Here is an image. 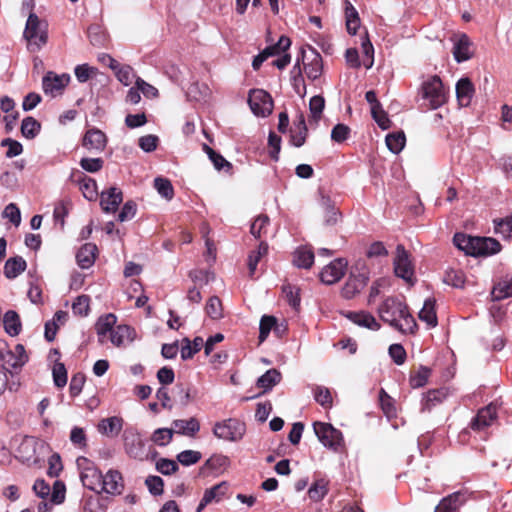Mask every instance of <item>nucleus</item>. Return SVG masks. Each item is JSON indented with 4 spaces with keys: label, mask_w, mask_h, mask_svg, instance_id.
<instances>
[{
    "label": "nucleus",
    "mask_w": 512,
    "mask_h": 512,
    "mask_svg": "<svg viewBox=\"0 0 512 512\" xmlns=\"http://www.w3.org/2000/svg\"><path fill=\"white\" fill-rule=\"evenodd\" d=\"M430 369L425 367V366H421L418 370V372L411 377L410 379V383H411V386L413 388H420L422 386H424L427 381H428V378L430 376Z\"/></svg>",
    "instance_id": "nucleus-60"
},
{
    "label": "nucleus",
    "mask_w": 512,
    "mask_h": 512,
    "mask_svg": "<svg viewBox=\"0 0 512 512\" xmlns=\"http://www.w3.org/2000/svg\"><path fill=\"white\" fill-rule=\"evenodd\" d=\"M3 325L6 333L12 337L19 335L22 329L20 317L13 310H9L4 314Z\"/></svg>",
    "instance_id": "nucleus-28"
},
{
    "label": "nucleus",
    "mask_w": 512,
    "mask_h": 512,
    "mask_svg": "<svg viewBox=\"0 0 512 512\" xmlns=\"http://www.w3.org/2000/svg\"><path fill=\"white\" fill-rule=\"evenodd\" d=\"M453 243L466 255L474 257L494 255L501 250V244L494 238L469 236L464 233H456Z\"/></svg>",
    "instance_id": "nucleus-2"
},
{
    "label": "nucleus",
    "mask_w": 512,
    "mask_h": 512,
    "mask_svg": "<svg viewBox=\"0 0 512 512\" xmlns=\"http://www.w3.org/2000/svg\"><path fill=\"white\" fill-rule=\"evenodd\" d=\"M124 448L126 453L135 459H143L145 456V444L141 435L132 428L123 433Z\"/></svg>",
    "instance_id": "nucleus-10"
},
{
    "label": "nucleus",
    "mask_w": 512,
    "mask_h": 512,
    "mask_svg": "<svg viewBox=\"0 0 512 512\" xmlns=\"http://www.w3.org/2000/svg\"><path fill=\"white\" fill-rule=\"evenodd\" d=\"M90 310V298L87 295L78 296L72 304V311L78 316H87Z\"/></svg>",
    "instance_id": "nucleus-51"
},
{
    "label": "nucleus",
    "mask_w": 512,
    "mask_h": 512,
    "mask_svg": "<svg viewBox=\"0 0 512 512\" xmlns=\"http://www.w3.org/2000/svg\"><path fill=\"white\" fill-rule=\"evenodd\" d=\"M82 145L89 151H102L106 146V135L101 130L90 129L85 133Z\"/></svg>",
    "instance_id": "nucleus-22"
},
{
    "label": "nucleus",
    "mask_w": 512,
    "mask_h": 512,
    "mask_svg": "<svg viewBox=\"0 0 512 512\" xmlns=\"http://www.w3.org/2000/svg\"><path fill=\"white\" fill-rule=\"evenodd\" d=\"M322 69V58L318 52L313 50L310 61L304 63V71L309 79L316 80L321 76Z\"/></svg>",
    "instance_id": "nucleus-32"
},
{
    "label": "nucleus",
    "mask_w": 512,
    "mask_h": 512,
    "mask_svg": "<svg viewBox=\"0 0 512 512\" xmlns=\"http://www.w3.org/2000/svg\"><path fill=\"white\" fill-rule=\"evenodd\" d=\"M186 344L181 348V358L187 360L192 358L197 352H199L204 344L201 337H195L191 343L188 339H185Z\"/></svg>",
    "instance_id": "nucleus-43"
},
{
    "label": "nucleus",
    "mask_w": 512,
    "mask_h": 512,
    "mask_svg": "<svg viewBox=\"0 0 512 512\" xmlns=\"http://www.w3.org/2000/svg\"><path fill=\"white\" fill-rule=\"evenodd\" d=\"M378 314L382 321L401 333H414L417 329L407 305L396 297L386 298L378 307Z\"/></svg>",
    "instance_id": "nucleus-1"
},
{
    "label": "nucleus",
    "mask_w": 512,
    "mask_h": 512,
    "mask_svg": "<svg viewBox=\"0 0 512 512\" xmlns=\"http://www.w3.org/2000/svg\"><path fill=\"white\" fill-rule=\"evenodd\" d=\"M97 246L93 243L84 244L76 254L77 264L82 269L91 267L96 259Z\"/></svg>",
    "instance_id": "nucleus-25"
},
{
    "label": "nucleus",
    "mask_w": 512,
    "mask_h": 512,
    "mask_svg": "<svg viewBox=\"0 0 512 512\" xmlns=\"http://www.w3.org/2000/svg\"><path fill=\"white\" fill-rule=\"evenodd\" d=\"M228 486L225 482L214 485L210 489L205 490L203 498L204 502L211 503L213 501H220L222 497L226 494Z\"/></svg>",
    "instance_id": "nucleus-41"
},
{
    "label": "nucleus",
    "mask_w": 512,
    "mask_h": 512,
    "mask_svg": "<svg viewBox=\"0 0 512 512\" xmlns=\"http://www.w3.org/2000/svg\"><path fill=\"white\" fill-rule=\"evenodd\" d=\"M293 263L298 268L309 269L314 263V253L312 250L301 247L294 252Z\"/></svg>",
    "instance_id": "nucleus-35"
},
{
    "label": "nucleus",
    "mask_w": 512,
    "mask_h": 512,
    "mask_svg": "<svg viewBox=\"0 0 512 512\" xmlns=\"http://www.w3.org/2000/svg\"><path fill=\"white\" fill-rule=\"evenodd\" d=\"M122 429V419L116 416L102 419L98 424V431L106 436L118 435Z\"/></svg>",
    "instance_id": "nucleus-29"
},
{
    "label": "nucleus",
    "mask_w": 512,
    "mask_h": 512,
    "mask_svg": "<svg viewBox=\"0 0 512 512\" xmlns=\"http://www.w3.org/2000/svg\"><path fill=\"white\" fill-rule=\"evenodd\" d=\"M154 187L157 192L165 199L170 200L174 196V189L170 180L162 177H157L154 180Z\"/></svg>",
    "instance_id": "nucleus-46"
},
{
    "label": "nucleus",
    "mask_w": 512,
    "mask_h": 512,
    "mask_svg": "<svg viewBox=\"0 0 512 512\" xmlns=\"http://www.w3.org/2000/svg\"><path fill=\"white\" fill-rule=\"evenodd\" d=\"M248 103L256 116L266 117L272 113L273 100L271 95L262 89H253L249 93Z\"/></svg>",
    "instance_id": "nucleus-9"
},
{
    "label": "nucleus",
    "mask_w": 512,
    "mask_h": 512,
    "mask_svg": "<svg viewBox=\"0 0 512 512\" xmlns=\"http://www.w3.org/2000/svg\"><path fill=\"white\" fill-rule=\"evenodd\" d=\"M343 315L351 322L360 327H364L373 331H377L381 327V325L377 322L375 317L371 313L366 311H348L343 313Z\"/></svg>",
    "instance_id": "nucleus-18"
},
{
    "label": "nucleus",
    "mask_w": 512,
    "mask_h": 512,
    "mask_svg": "<svg viewBox=\"0 0 512 512\" xmlns=\"http://www.w3.org/2000/svg\"><path fill=\"white\" fill-rule=\"evenodd\" d=\"M495 232L503 235L505 238L512 236V214L499 220H494Z\"/></svg>",
    "instance_id": "nucleus-55"
},
{
    "label": "nucleus",
    "mask_w": 512,
    "mask_h": 512,
    "mask_svg": "<svg viewBox=\"0 0 512 512\" xmlns=\"http://www.w3.org/2000/svg\"><path fill=\"white\" fill-rule=\"evenodd\" d=\"M245 424L237 419H227L215 424L214 435L226 441H239L245 434Z\"/></svg>",
    "instance_id": "nucleus-8"
},
{
    "label": "nucleus",
    "mask_w": 512,
    "mask_h": 512,
    "mask_svg": "<svg viewBox=\"0 0 512 512\" xmlns=\"http://www.w3.org/2000/svg\"><path fill=\"white\" fill-rule=\"evenodd\" d=\"M496 406L489 404L488 406L481 408L477 415L473 417L470 427L475 431H480L490 426L496 419Z\"/></svg>",
    "instance_id": "nucleus-16"
},
{
    "label": "nucleus",
    "mask_w": 512,
    "mask_h": 512,
    "mask_svg": "<svg viewBox=\"0 0 512 512\" xmlns=\"http://www.w3.org/2000/svg\"><path fill=\"white\" fill-rule=\"evenodd\" d=\"M175 398L181 406L185 407L197 398V390L188 385L177 384Z\"/></svg>",
    "instance_id": "nucleus-33"
},
{
    "label": "nucleus",
    "mask_w": 512,
    "mask_h": 512,
    "mask_svg": "<svg viewBox=\"0 0 512 512\" xmlns=\"http://www.w3.org/2000/svg\"><path fill=\"white\" fill-rule=\"evenodd\" d=\"M116 320V316L112 313L105 314L98 318L95 329L101 343L104 342L107 333L111 334L114 330L113 327L116 324Z\"/></svg>",
    "instance_id": "nucleus-27"
},
{
    "label": "nucleus",
    "mask_w": 512,
    "mask_h": 512,
    "mask_svg": "<svg viewBox=\"0 0 512 512\" xmlns=\"http://www.w3.org/2000/svg\"><path fill=\"white\" fill-rule=\"evenodd\" d=\"M347 261L338 258L325 266L320 273V279L323 283L332 285L338 282L345 274Z\"/></svg>",
    "instance_id": "nucleus-13"
},
{
    "label": "nucleus",
    "mask_w": 512,
    "mask_h": 512,
    "mask_svg": "<svg viewBox=\"0 0 512 512\" xmlns=\"http://www.w3.org/2000/svg\"><path fill=\"white\" fill-rule=\"evenodd\" d=\"M421 321L425 322L429 327L437 325V315L435 311V300L428 298L425 300L422 309L418 313Z\"/></svg>",
    "instance_id": "nucleus-30"
},
{
    "label": "nucleus",
    "mask_w": 512,
    "mask_h": 512,
    "mask_svg": "<svg viewBox=\"0 0 512 512\" xmlns=\"http://www.w3.org/2000/svg\"><path fill=\"white\" fill-rule=\"evenodd\" d=\"M0 144L2 147H8L6 151L7 158L16 157L23 152L22 144L12 138H5L1 141Z\"/></svg>",
    "instance_id": "nucleus-57"
},
{
    "label": "nucleus",
    "mask_w": 512,
    "mask_h": 512,
    "mask_svg": "<svg viewBox=\"0 0 512 512\" xmlns=\"http://www.w3.org/2000/svg\"><path fill=\"white\" fill-rule=\"evenodd\" d=\"M123 200L122 191L117 187H111L101 193L100 205L103 211L114 213Z\"/></svg>",
    "instance_id": "nucleus-17"
},
{
    "label": "nucleus",
    "mask_w": 512,
    "mask_h": 512,
    "mask_svg": "<svg viewBox=\"0 0 512 512\" xmlns=\"http://www.w3.org/2000/svg\"><path fill=\"white\" fill-rule=\"evenodd\" d=\"M492 299L500 301L508 297H512V277H506L500 280L492 289Z\"/></svg>",
    "instance_id": "nucleus-34"
},
{
    "label": "nucleus",
    "mask_w": 512,
    "mask_h": 512,
    "mask_svg": "<svg viewBox=\"0 0 512 512\" xmlns=\"http://www.w3.org/2000/svg\"><path fill=\"white\" fill-rule=\"evenodd\" d=\"M325 107V99L321 95H315L310 99L309 110H310V121L318 124L321 119L322 112Z\"/></svg>",
    "instance_id": "nucleus-40"
},
{
    "label": "nucleus",
    "mask_w": 512,
    "mask_h": 512,
    "mask_svg": "<svg viewBox=\"0 0 512 512\" xmlns=\"http://www.w3.org/2000/svg\"><path fill=\"white\" fill-rule=\"evenodd\" d=\"M1 358L4 365L13 369L21 368L28 361V356L22 344H17L13 350L2 353Z\"/></svg>",
    "instance_id": "nucleus-20"
},
{
    "label": "nucleus",
    "mask_w": 512,
    "mask_h": 512,
    "mask_svg": "<svg viewBox=\"0 0 512 512\" xmlns=\"http://www.w3.org/2000/svg\"><path fill=\"white\" fill-rule=\"evenodd\" d=\"M282 292L284 293L286 300L289 305L297 310L300 306V289L291 284H285L282 287Z\"/></svg>",
    "instance_id": "nucleus-44"
},
{
    "label": "nucleus",
    "mask_w": 512,
    "mask_h": 512,
    "mask_svg": "<svg viewBox=\"0 0 512 512\" xmlns=\"http://www.w3.org/2000/svg\"><path fill=\"white\" fill-rule=\"evenodd\" d=\"M76 463L81 470L80 478L83 485L92 491H96L97 488H100L103 474L95 464L86 457L77 458Z\"/></svg>",
    "instance_id": "nucleus-6"
},
{
    "label": "nucleus",
    "mask_w": 512,
    "mask_h": 512,
    "mask_svg": "<svg viewBox=\"0 0 512 512\" xmlns=\"http://www.w3.org/2000/svg\"><path fill=\"white\" fill-rule=\"evenodd\" d=\"M268 145L271 148L269 151L270 157L277 161L279 159V153L281 149V137L275 132L271 131L268 136Z\"/></svg>",
    "instance_id": "nucleus-63"
},
{
    "label": "nucleus",
    "mask_w": 512,
    "mask_h": 512,
    "mask_svg": "<svg viewBox=\"0 0 512 512\" xmlns=\"http://www.w3.org/2000/svg\"><path fill=\"white\" fill-rule=\"evenodd\" d=\"M115 73L117 79L125 86H129L135 77L133 68L128 65H120L118 69L115 70Z\"/></svg>",
    "instance_id": "nucleus-59"
},
{
    "label": "nucleus",
    "mask_w": 512,
    "mask_h": 512,
    "mask_svg": "<svg viewBox=\"0 0 512 512\" xmlns=\"http://www.w3.org/2000/svg\"><path fill=\"white\" fill-rule=\"evenodd\" d=\"M444 282L455 288H462L465 283V276L461 270H448L444 276Z\"/></svg>",
    "instance_id": "nucleus-50"
},
{
    "label": "nucleus",
    "mask_w": 512,
    "mask_h": 512,
    "mask_svg": "<svg viewBox=\"0 0 512 512\" xmlns=\"http://www.w3.org/2000/svg\"><path fill=\"white\" fill-rule=\"evenodd\" d=\"M350 134V128L342 123L335 125L331 131V139L337 143L344 142Z\"/></svg>",
    "instance_id": "nucleus-64"
},
{
    "label": "nucleus",
    "mask_w": 512,
    "mask_h": 512,
    "mask_svg": "<svg viewBox=\"0 0 512 512\" xmlns=\"http://www.w3.org/2000/svg\"><path fill=\"white\" fill-rule=\"evenodd\" d=\"M63 469V465L61 462V457L59 454L54 453L48 459V470L47 474L50 477H58L60 472Z\"/></svg>",
    "instance_id": "nucleus-62"
},
{
    "label": "nucleus",
    "mask_w": 512,
    "mask_h": 512,
    "mask_svg": "<svg viewBox=\"0 0 512 512\" xmlns=\"http://www.w3.org/2000/svg\"><path fill=\"white\" fill-rule=\"evenodd\" d=\"M314 432L319 441L333 451H338L343 446V435L340 430L334 428L330 423L314 422Z\"/></svg>",
    "instance_id": "nucleus-5"
},
{
    "label": "nucleus",
    "mask_w": 512,
    "mask_h": 512,
    "mask_svg": "<svg viewBox=\"0 0 512 512\" xmlns=\"http://www.w3.org/2000/svg\"><path fill=\"white\" fill-rule=\"evenodd\" d=\"M281 380V373L276 369L266 371L257 380V386L262 388L264 392L271 390Z\"/></svg>",
    "instance_id": "nucleus-36"
},
{
    "label": "nucleus",
    "mask_w": 512,
    "mask_h": 512,
    "mask_svg": "<svg viewBox=\"0 0 512 512\" xmlns=\"http://www.w3.org/2000/svg\"><path fill=\"white\" fill-rule=\"evenodd\" d=\"M314 398L322 407L326 408L332 405V396L330 390L326 387L316 386L314 389Z\"/></svg>",
    "instance_id": "nucleus-54"
},
{
    "label": "nucleus",
    "mask_w": 512,
    "mask_h": 512,
    "mask_svg": "<svg viewBox=\"0 0 512 512\" xmlns=\"http://www.w3.org/2000/svg\"><path fill=\"white\" fill-rule=\"evenodd\" d=\"M101 490L110 495H120L124 490V480L118 470L110 469L105 475L100 486Z\"/></svg>",
    "instance_id": "nucleus-15"
},
{
    "label": "nucleus",
    "mask_w": 512,
    "mask_h": 512,
    "mask_svg": "<svg viewBox=\"0 0 512 512\" xmlns=\"http://www.w3.org/2000/svg\"><path fill=\"white\" fill-rule=\"evenodd\" d=\"M172 425L174 432L188 436H194L200 430V424L196 418L174 420Z\"/></svg>",
    "instance_id": "nucleus-31"
},
{
    "label": "nucleus",
    "mask_w": 512,
    "mask_h": 512,
    "mask_svg": "<svg viewBox=\"0 0 512 512\" xmlns=\"http://www.w3.org/2000/svg\"><path fill=\"white\" fill-rule=\"evenodd\" d=\"M327 485L325 479L316 480L308 490L309 498L315 502L322 500L328 493Z\"/></svg>",
    "instance_id": "nucleus-42"
},
{
    "label": "nucleus",
    "mask_w": 512,
    "mask_h": 512,
    "mask_svg": "<svg viewBox=\"0 0 512 512\" xmlns=\"http://www.w3.org/2000/svg\"><path fill=\"white\" fill-rule=\"evenodd\" d=\"M386 145L388 149L394 153L398 154L402 151L406 143V137L404 132L391 133L386 136Z\"/></svg>",
    "instance_id": "nucleus-39"
},
{
    "label": "nucleus",
    "mask_w": 512,
    "mask_h": 512,
    "mask_svg": "<svg viewBox=\"0 0 512 512\" xmlns=\"http://www.w3.org/2000/svg\"><path fill=\"white\" fill-rule=\"evenodd\" d=\"M136 332L128 325H118L111 333L110 340L115 346H125L133 342Z\"/></svg>",
    "instance_id": "nucleus-23"
},
{
    "label": "nucleus",
    "mask_w": 512,
    "mask_h": 512,
    "mask_svg": "<svg viewBox=\"0 0 512 512\" xmlns=\"http://www.w3.org/2000/svg\"><path fill=\"white\" fill-rule=\"evenodd\" d=\"M23 35L32 51L39 50L47 43L46 22L41 21L35 13L31 12L28 16Z\"/></svg>",
    "instance_id": "nucleus-3"
},
{
    "label": "nucleus",
    "mask_w": 512,
    "mask_h": 512,
    "mask_svg": "<svg viewBox=\"0 0 512 512\" xmlns=\"http://www.w3.org/2000/svg\"><path fill=\"white\" fill-rule=\"evenodd\" d=\"M447 397L445 389H435L427 392L422 402V411H430L432 407L441 403Z\"/></svg>",
    "instance_id": "nucleus-37"
},
{
    "label": "nucleus",
    "mask_w": 512,
    "mask_h": 512,
    "mask_svg": "<svg viewBox=\"0 0 512 512\" xmlns=\"http://www.w3.org/2000/svg\"><path fill=\"white\" fill-rule=\"evenodd\" d=\"M173 433V429L158 428L153 432L151 440L159 446H166L172 440Z\"/></svg>",
    "instance_id": "nucleus-49"
},
{
    "label": "nucleus",
    "mask_w": 512,
    "mask_h": 512,
    "mask_svg": "<svg viewBox=\"0 0 512 512\" xmlns=\"http://www.w3.org/2000/svg\"><path fill=\"white\" fill-rule=\"evenodd\" d=\"M466 501L467 495L465 492H454L440 501L435 508V512H456Z\"/></svg>",
    "instance_id": "nucleus-19"
},
{
    "label": "nucleus",
    "mask_w": 512,
    "mask_h": 512,
    "mask_svg": "<svg viewBox=\"0 0 512 512\" xmlns=\"http://www.w3.org/2000/svg\"><path fill=\"white\" fill-rule=\"evenodd\" d=\"M70 181L79 186V189L87 200H96L98 191L97 183L94 179L88 177L82 171L73 170L70 175Z\"/></svg>",
    "instance_id": "nucleus-12"
},
{
    "label": "nucleus",
    "mask_w": 512,
    "mask_h": 512,
    "mask_svg": "<svg viewBox=\"0 0 512 512\" xmlns=\"http://www.w3.org/2000/svg\"><path fill=\"white\" fill-rule=\"evenodd\" d=\"M206 313L213 320H218L223 317L222 303L217 296H212L207 301Z\"/></svg>",
    "instance_id": "nucleus-45"
},
{
    "label": "nucleus",
    "mask_w": 512,
    "mask_h": 512,
    "mask_svg": "<svg viewBox=\"0 0 512 512\" xmlns=\"http://www.w3.org/2000/svg\"><path fill=\"white\" fill-rule=\"evenodd\" d=\"M70 75L62 74L57 75L53 72H48L42 79V88L46 94L56 96L68 85Z\"/></svg>",
    "instance_id": "nucleus-14"
},
{
    "label": "nucleus",
    "mask_w": 512,
    "mask_h": 512,
    "mask_svg": "<svg viewBox=\"0 0 512 512\" xmlns=\"http://www.w3.org/2000/svg\"><path fill=\"white\" fill-rule=\"evenodd\" d=\"M52 374L55 386L62 388L67 384V370L63 363L56 362L53 366Z\"/></svg>",
    "instance_id": "nucleus-52"
},
{
    "label": "nucleus",
    "mask_w": 512,
    "mask_h": 512,
    "mask_svg": "<svg viewBox=\"0 0 512 512\" xmlns=\"http://www.w3.org/2000/svg\"><path fill=\"white\" fill-rule=\"evenodd\" d=\"M368 281L369 275L367 271L358 273L351 272L348 280L342 288V296L345 299H352L366 287Z\"/></svg>",
    "instance_id": "nucleus-11"
},
{
    "label": "nucleus",
    "mask_w": 512,
    "mask_h": 512,
    "mask_svg": "<svg viewBox=\"0 0 512 512\" xmlns=\"http://www.w3.org/2000/svg\"><path fill=\"white\" fill-rule=\"evenodd\" d=\"M471 46L472 43L466 34H461L454 40L453 56L456 62L461 63L472 57Z\"/></svg>",
    "instance_id": "nucleus-21"
},
{
    "label": "nucleus",
    "mask_w": 512,
    "mask_h": 512,
    "mask_svg": "<svg viewBox=\"0 0 512 512\" xmlns=\"http://www.w3.org/2000/svg\"><path fill=\"white\" fill-rule=\"evenodd\" d=\"M277 319L274 316L264 315L259 325V342L262 343L268 337L270 331L275 327Z\"/></svg>",
    "instance_id": "nucleus-47"
},
{
    "label": "nucleus",
    "mask_w": 512,
    "mask_h": 512,
    "mask_svg": "<svg viewBox=\"0 0 512 512\" xmlns=\"http://www.w3.org/2000/svg\"><path fill=\"white\" fill-rule=\"evenodd\" d=\"M422 98L428 101L429 109H437L447 101L446 91L441 79L434 75L422 84Z\"/></svg>",
    "instance_id": "nucleus-4"
},
{
    "label": "nucleus",
    "mask_w": 512,
    "mask_h": 512,
    "mask_svg": "<svg viewBox=\"0 0 512 512\" xmlns=\"http://www.w3.org/2000/svg\"><path fill=\"white\" fill-rule=\"evenodd\" d=\"M474 86L468 78H461L456 84V97L459 104L467 107L472 100Z\"/></svg>",
    "instance_id": "nucleus-24"
},
{
    "label": "nucleus",
    "mask_w": 512,
    "mask_h": 512,
    "mask_svg": "<svg viewBox=\"0 0 512 512\" xmlns=\"http://www.w3.org/2000/svg\"><path fill=\"white\" fill-rule=\"evenodd\" d=\"M202 455L199 451L184 450L177 455V460L184 466H190L200 461Z\"/></svg>",
    "instance_id": "nucleus-53"
},
{
    "label": "nucleus",
    "mask_w": 512,
    "mask_h": 512,
    "mask_svg": "<svg viewBox=\"0 0 512 512\" xmlns=\"http://www.w3.org/2000/svg\"><path fill=\"white\" fill-rule=\"evenodd\" d=\"M393 266L397 277L402 278L410 285L414 284V267L410 260L409 253L402 244H399L396 247V256L393 261Z\"/></svg>",
    "instance_id": "nucleus-7"
},
{
    "label": "nucleus",
    "mask_w": 512,
    "mask_h": 512,
    "mask_svg": "<svg viewBox=\"0 0 512 512\" xmlns=\"http://www.w3.org/2000/svg\"><path fill=\"white\" fill-rule=\"evenodd\" d=\"M85 381L86 377L81 372H78L72 376L69 386L70 394L72 397H76L81 393Z\"/></svg>",
    "instance_id": "nucleus-61"
},
{
    "label": "nucleus",
    "mask_w": 512,
    "mask_h": 512,
    "mask_svg": "<svg viewBox=\"0 0 512 512\" xmlns=\"http://www.w3.org/2000/svg\"><path fill=\"white\" fill-rule=\"evenodd\" d=\"M156 469L163 475H171V474L175 473L179 469V467H178V464L174 460L167 459V458H160L156 462Z\"/></svg>",
    "instance_id": "nucleus-58"
},
{
    "label": "nucleus",
    "mask_w": 512,
    "mask_h": 512,
    "mask_svg": "<svg viewBox=\"0 0 512 512\" xmlns=\"http://www.w3.org/2000/svg\"><path fill=\"white\" fill-rule=\"evenodd\" d=\"M27 263L21 256L9 258L4 265V275L7 279H14L26 270Z\"/></svg>",
    "instance_id": "nucleus-26"
},
{
    "label": "nucleus",
    "mask_w": 512,
    "mask_h": 512,
    "mask_svg": "<svg viewBox=\"0 0 512 512\" xmlns=\"http://www.w3.org/2000/svg\"><path fill=\"white\" fill-rule=\"evenodd\" d=\"M41 131V123L35 118L28 116L22 120L21 133L27 139H34Z\"/></svg>",
    "instance_id": "nucleus-38"
},
{
    "label": "nucleus",
    "mask_w": 512,
    "mask_h": 512,
    "mask_svg": "<svg viewBox=\"0 0 512 512\" xmlns=\"http://www.w3.org/2000/svg\"><path fill=\"white\" fill-rule=\"evenodd\" d=\"M79 164L84 171L96 173L103 168L104 161L102 158H82Z\"/></svg>",
    "instance_id": "nucleus-56"
},
{
    "label": "nucleus",
    "mask_w": 512,
    "mask_h": 512,
    "mask_svg": "<svg viewBox=\"0 0 512 512\" xmlns=\"http://www.w3.org/2000/svg\"><path fill=\"white\" fill-rule=\"evenodd\" d=\"M269 217L267 215H259L251 224L250 232L255 238H260L266 234L269 225Z\"/></svg>",
    "instance_id": "nucleus-48"
}]
</instances>
